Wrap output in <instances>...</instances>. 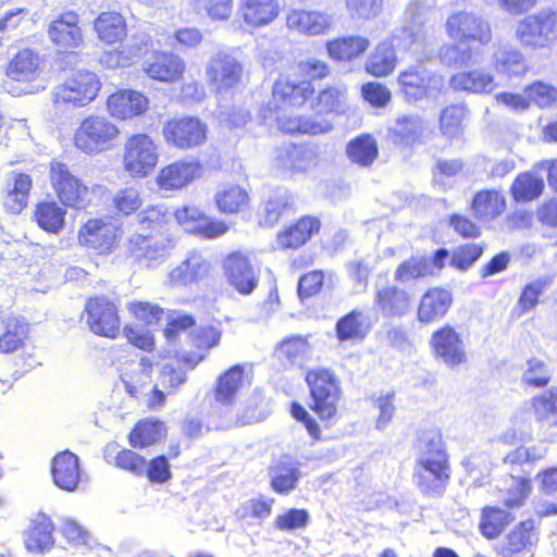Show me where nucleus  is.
<instances>
[{"instance_id": "61", "label": "nucleus", "mask_w": 557, "mask_h": 557, "mask_svg": "<svg viewBox=\"0 0 557 557\" xmlns=\"http://www.w3.org/2000/svg\"><path fill=\"white\" fill-rule=\"evenodd\" d=\"M147 51V44H134L121 49H114L103 54V62L107 67L119 69L134 65Z\"/></svg>"}, {"instance_id": "1", "label": "nucleus", "mask_w": 557, "mask_h": 557, "mask_svg": "<svg viewBox=\"0 0 557 557\" xmlns=\"http://www.w3.org/2000/svg\"><path fill=\"white\" fill-rule=\"evenodd\" d=\"M445 29L455 42L442 46L437 55L443 65L453 69H461L472 63L480 47L488 45L493 37L486 20L466 11L449 15Z\"/></svg>"}, {"instance_id": "44", "label": "nucleus", "mask_w": 557, "mask_h": 557, "mask_svg": "<svg viewBox=\"0 0 557 557\" xmlns=\"http://www.w3.org/2000/svg\"><path fill=\"white\" fill-rule=\"evenodd\" d=\"M66 209L54 200H40L35 205L33 220L48 234H59L65 225Z\"/></svg>"}, {"instance_id": "51", "label": "nucleus", "mask_w": 557, "mask_h": 557, "mask_svg": "<svg viewBox=\"0 0 557 557\" xmlns=\"http://www.w3.org/2000/svg\"><path fill=\"white\" fill-rule=\"evenodd\" d=\"M144 205L140 190L135 186H125L116 190L110 199L112 213L117 218H128L137 213Z\"/></svg>"}, {"instance_id": "14", "label": "nucleus", "mask_w": 557, "mask_h": 557, "mask_svg": "<svg viewBox=\"0 0 557 557\" xmlns=\"http://www.w3.org/2000/svg\"><path fill=\"white\" fill-rule=\"evenodd\" d=\"M516 38L524 47L547 48L557 40V10L542 9L519 21Z\"/></svg>"}, {"instance_id": "26", "label": "nucleus", "mask_w": 557, "mask_h": 557, "mask_svg": "<svg viewBox=\"0 0 557 557\" xmlns=\"http://www.w3.org/2000/svg\"><path fill=\"white\" fill-rule=\"evenodd\" d=\"M537 541L536 523L533 519H527L508 532L505 542L496 548V554L498 557H529Z\"/></svg>"}, {"instance_id": "43", "label": "nucleus", "mask_w": 557, "mask_h": 557, "mask_svg": "<svg viewBox=\"0 0 557 557\" xmlns=\"http://www.w3.org/2000/svg\"><path fill=\"white\" fill-rule=\"evenodd\" d=\"M168 428L164 421L154 418L138 420L127 435L132 448H147L159 443L166 436Z\"/></svg>"}, {"instance_id": "33", "label": "nucleus", "mask_w": 557, "mask_h": 557, "mask_svg": "<svg viewBox=\"0 0 557 557\" xmlns=\"http://www.w3.org/2000/svg\"><path fill=\"white\" fill-rule=\"evenodd\" d=\"M424 125L425 122L419 114H403L387 129V137L397 147L413 148L423 143Z\"/></svg>"}, {"instance_id": "29", "label": "nucleus", "mask_w": 557, "mask_h": 557, "mask_svg": "<svg viewBox=\"0 0 557 557\" xmlns=\"http://www.w3.org/2000/svg\"><path fill=\"white\" fill-rule=\"evenodd\" d=\"M453 301V294L446 287L433 286L426 288L417 306V320L421 324H431L442 320L450 310Z\"/></svg>"}, {"instance_id": "40", "label": "nucleus", "mask_w": 557, "mask_h": 557, "mask_svg": "<svg viewBox=\"0 0 557 557\" xmlns=\"http://www.w3.org/2000/svg\"><path fill=\"white\" fill-rule=\"evenodd\" d=\"M54 525L51 519L44 512H38L29 523L25 532L24 544L28 552L44 554L50 550L54 544L52 532Z\"/></svg>"}, {"instance_id": "32", "label": "nucleus", "mask_w": 557, "mask_h": 557, "mask_svg": "<svg viewBox=\"0 0 557 557\" xmlns=\"http://www.w3.org/2000/svg\"><path fill=\"white\" fill-rule=\"evenodd\" d=\"M371 41L362 35H342L324 44L327 57L336 63H351L361 59L369 50Z\"/></svg>"}, {"instance_id": "22", "label": "nucleus", "mask_w": 557, "mask_h": 557, "mask_svg": "<svg viewBox=\"0 0 557 557\" xmlns=\"http://www.w3.org/2000/svg\"><path fill=\"white\" fill-rule=\"evenodd\" d=\"M208 83L215 92L227 91L242 83L244 66L232 54L216 53L206 69Z\"/></svg>"}, {"instance_id": "41", "label": "nucleus", "mask_w": 557, "mask_h": 557, "mask_svg": "<svg viewBox=\"0 0 557 557\" xmlns=\"http://www.w3.org/2000/svg\"><path fill=\"white\" fill-rule=\"evenodd\" d=\"M126 253L137 262L150 265L164 256L165 245L152 234L133 233L126 240Z\"/></svg>"}, {"instance_id": "4", "label": "nucleus", "mask_w": 557, "mask_h": 557, "mask_svg": "<svg viewBox=\"0 0 557 557\" xmlns=\"http://www.w3.org/2000/svg\"><path fill=\"white\" fill-rule=\"evenodd\" d=\"M309 391V409L322 422H331L339 416L343 398L342 382L335 370L330 367H314L305 374Z\"/></svg>"}, {"instance_id": "36", "label": "nucleus", "mask_w": 557, "mask_h": 557, "mask_svg": "<svg viewBox=\"0 0 557 557\" xmlns=\"http://www.w3.org/2000/svg\"><path fill=\"white\" fill-rule=\"evenodd\" d=\"M51 475L61 490L73 492L81 481V465L76 454L69 449L58 453L51 462Z\"/></svg>"}, {"instance_id": "47", "label": "nucleus", "mask_w": 557, "mask_h": 557, "mask_svg": "<svg viewBox=\"0 0 557 557\" xmlns=\"http://www.w3.org/2000/svg\"><path fill=\"white\" fill-rule=\"evenodd\" d=\"M544 180L530 171L519 173L510 188L509 193L516 202H530L537 199L544 191Z\"/></svg>"}, {"instance_id": "59", "label": "nucleus", "mask_w": 557, "mask_h": 557, "mask_svg": "<svg viewBox=\"0 0 557 557\" xmlns=\"http://www.w3.org/2000/svg\"><path fill=\"white\" fill-rule=\"evenodd\" d=\"M28 334V324L16 317L4 321V330L0 335V350L13 352L23 347Z\"/></svg>"}, {"instance_id": "27", "label": "nucleus", "mask_w": 557, "mask_h": 557, "mask_svg": "<svg viewBox=\"0 0 557 557\" xmlns=\"http://www.w3.org/2000/svg\"><path fill=\"white\" fill-rule=\"evenodd\" d=\"M436 83L435 74L421 64L409 65L397 76L399 91L408 101H418L428 97Z\"/></svg>"}, {"instance_id": "15", "label": "nucleus", "mask_w": 557, "mask_h": 557, "mask_svg": "<svg viewBox=\"0 0 557 557\" xmlns=\"http://www.w3.org/2000/svg\"><path fill=\"white\" fill-rule=\"evenodd\" d=\"M222 270L227 284L239 295H250L258 286L259 272L246 250L226 253L222 260Z\"/></svg>"}, {"instance_id": "30", "label": "nucleus", "mask_w": 557, "mask_h": 557, "mask_svg": "<svg viewBox=\"0 0 557 557\" xmlns=\"http://www.w3.org/2000/svg\"><path fill=\"white\" fill-rule=\"evenodd\" d=\"M250 370L246 364L236 363L221 372L213 386V396L216 403L233 405L237 394L250 384Z\"/></svg>"}, {"instance_id": "10", "label": "nucleus", "mask_w": 557, "mask_h": 557, "mask_svg": "<svg viewBox=\"0 0 557 557\" xmlns=\"http://www.w3.org/2000/svg\"><path fill=\"white\" fill-rule=\"evenodd\" d=\"M83 317L88 330L100 337L116 339L122 334V317L116 300L98 294L87 297Z\"/></svg>"}, {"instance_id": "57", "label": "nucleus", "mask_w": 557, "mask_h": 557, "mask_svg": "<svg viewBox=\"0 0 557 557\" xmlns=\"http://www.w3.org/2000/svg\"><path fill=\"white\" fill-rule=\"evenodd\" d=\"M493 65L495 70L509 77L523 75L527 70V62L518 48L503 47L494 54Z\"/></svg>"}, {"instance_id": "45", "label": "nucleus", "mask_w": 557, "mask_h": 557, "mask_svg": "<svg viewBox=\"0 0 557 557\" xmlns=\"http://www.w3.org/2000/svg\"><path fill=\"white\" fill-rule=\"evenodd\" d=\"M507 207L506 198L496 189H481L473 195L470 210L478 219L494 220L499 216Z\"/></svg>"}, {"instance_id": "20", "label": "nucleus", "mask_w": 557, "mask_h": 557, "mask_svg": "<svg viewBox=\"0 0 557 557\" xmlns=\"http://www.w3.org/2000/svg\"><path fill=\"white\" fill-rule=\"evenodd\" d=\"M202 170L198 160L177 159L161 166L154 182L162 191H180L200 178Z\"/></svg>"}, {"instance_id": "24", "label": "nucleus", "mask_w": 557, "mask_h": 557, "mask_svg": "<svg viewBox=\"0 0 557 557\" xmlns=\"http://www.w3.org/2000/svg\"><path fill=\"white\" fill-rule=\"evenodd\" d=\"M373 306L385 319H401L412 310L413 296L398 285L386 284L375 288Z\"/></svg>"}, {"instance_id": "3", "label": "nucleus", "mask_w": 557, "mask_h": 557, "mask_svg": "<svg viewBox=\"0 0 557 557\" xmlns=\"http://www.w3.org/2000/svg\"><path fill=\"white\" fill-rule=\"evenodd\" d=\"M332 75V66L323 59L307 58L295 64V73H283L274 81L271 96L277 108L299 110L310 104L315 95L314 83Z\"/></svg>"}, {"instance_id": "28", "label": "nucleus", "mask_w": 557, "mask_h": 557, "mask_svg": "<svg viewBox=\"0 0 557 557\" xmlns=\"http://www.w3.org/2000/svg\"><path fill=\"white\" fill-rule=\"evenodd\" d=\"M286 27L305 36H321L333 28V17L319 10L292 9L285 17Z\"/></svg>"}, {"instance_id": "11", "label": "nucleus", "mask_w": 557, "mask_h": 557, "mask_svg": "<svg viewBox=\"0 0 557 557\" xmlns=\"http://www.w3.org/2000/svg\"><path fill=\"white\" fill-rule=\"evenodd\" d=\"M161 133L169 147L186 151L207 143L209 127L206 121L197 115L182 114L165 120Z\"/></svg>"}, {"instance_id": "25", "label": "nucleus", "mask_w": 557, "mask_h": 557, "mask_svg": "<svg viewBox=\"0 0 557 557\" xmlns=\"http://www.w3.org/2000/svg\"><path fill=\"white\" fill-rule=\"evenodd\" d=\"M34 181L29 173L14 170L2 188L1 203L8 214L17 215L28 206Z\"/></svg>"}, {"instance_id": "58", "label": "nucleus", "mask_w": 557, "mask_h": 557, "mask_svg": "<svg viewBox=\"0 0 557 557\" xmlns=\"http://www.w3.org/2000/svg\"><path fill=\"white\" fill-rule=\"evenodd\" d=\"M552 285L550 276H543L527 283L518 297L515 310L518 315L533 310L540 302L542 294Z\"/></svg>"}, {"instance_id": "60", "label": "nucleus", "mask_w": 557, "mask_h": 557, "mask_svg": "<svg viewBox=\"0 0 557 557\" xmlns=\"http://www.w3.org/2000/svg\"><path fill=\"white\" fill-rule=\"evenodd\" d=\"M129 315L145 326L159 324L164 317V308L149 300H131L126 305Z\"/></svg>"}, {"instance_id": "56", "label": "nucleus", "mask_w": 557, "mask_h": 557, "mask_svg": "<svg viewBox=\"0 0 557 557\" xmlns=\"http://www.w3.org/2000/svg\"><path fill=\"white\" fill-rule=\"evenodd\" d=\"M432 275V265L425 256H410L403 260L394 271V280L398 283L419 281Z\"/></svg>"}, {"instance_id": "35", "label": "nucleus", "mask_w": 557, "mask_h": 557, "mask_svg": "<svg viewBox=\"0 0 557 557\" xmlns=\"http://www.w3.org/2000/svg\"><path fill=\"white\" fill-rule=\"evenodd\" d=\"M92 29L104 46L121 45L128 34L126 18L117 11L100 12L92 22Z\"/></svg>"}, {"instance_id": "6", "label": "nucleus", "mask_w": 557, "mask_h": 557, "mask_svg": "<svg viewBox=\"0 0 557 557\" xmlns=\"http://www.w3.org/2000/svg\"><path fill=\"white\" fill-rule=\"evenodd\" d=\"M451 476L449 456L442 436L428 442L426 451L418 459L414 478L418 488L429 496H441Z\"/></svg>"}, {"instance_id": "34", "label": "nucleus", "mask_w": 557, "mask_h": 557, "mask_svg": "<svg viewBox=\"0 0 557 557\" xmlns=\"http://www.w3.org/2000/svg\"><path fill=\"white\" fill-rule=\"evenodd\" d=\"M281 13L278 0H240L238 16L250 28H260L271 24Z\"/></svg>"}, {"instance_id": "50", "label": "nucleus", "mask_w": 557, "mask_h": 557, "mask_svg": "<svg viewBox=\"0 0 557 557\" xmlns=\"http://www.w3.org/2000/svg\"><path fill=\"white\" fill-rule=\"evenodd\" d=\"M530 405L537 423L557 429V387L532 396Z\"/></svg>"}, {"instance_id": "49", "label": "nucleus", "mask_w": 557, "mask_h": 557, "mask_svg": "<svg viewBox=\"0 0 557 557\" xmlns=\"http://www.w3.org/2000/svg\"><path fill=\"white\" fill-rule=\"evenodd\" d=\"M346 154L352 163L370 166L379 157L377 143L371 134H360L348 141Z\"/></svg>"}, {"instance_id": "7", "label": "nucleus", "mask_w": 557, "mask_h": 557, "mask_svg": "<svg viewBox=\"0 0 557 557\" xmlns=\"http://www.w3.org/2000/svg\"><path fill=\"white\" fill-rule=\"evenodd\" d=\"M120 135L119 126L108 116L91 113L79 121L74 129L72 144L79 152L95 156L110 150Z\"/></svg>"}, {"instance_id": "31", "label": "nucleus", "mask_w": 557, "mask_h": 557, "mask_svg": "<svg viewBox=\"0 0 557 557\" xmlns=\"http://www.w3.org/2000/svg\"><path fill=\"white\" fill-rule=\"evenodd\" d=\"M317 160L313 148L305 143H292L276 151V168L284 174L296 175L307 172Z\"/></svg>"}, {"instance_id": "37", "label": "nucleus", "mask_w": 557, "mask_h": 557, "mask_svg": "<svg viewBox=\"0 0 557 557\" xmlns=\"http://www.w3.org/2000/svg\"><path fill=\"white\" fill-rule=\"evenodd\" d=\"M309 335L284 337L274 347L273 356L284 370L302 364L311 354Z\"/></svg>"}, {"instance_id": "8", "label": "nucleus", "mask_w": 557, "mask_h": 557, "mask_svg": "<svg viewBox=\"0 0 557 557\" xmlns=\"http://www.w3.org/2000/svg\"><path fill=\"white\" fill-rule=\"evenodd\" d=\"M101 88L97 73L77 70L53 88L51 100L57 108H83L98 97Z\"/></svg>"}, {"instance_id": "46", "label": "nucleus", "mask_w": 557, "mask_h": 557, "mask_svg": "<svg viewBox=\"0 0 557 557\" xmlns=\"http://www.w3.org/2000/svg\"><path fill=\"white\" fill-rule=\"evenodd\" d=\"M470 111L465 103H451L444 107L438 116V129L445 138L451 140L463 134Z\"/></svg>"}, {"instance_id": "9", "label": "nucleus", "mask_w": 557, "mask_h": 557, "mask_svg": "<svg viewBox=\"0 0 557 557\" xmlns=\"http://www.w3.org/2000/svg\"><path fill=\"white\" fill-rule=\"evenodd\" d=\"M49 178L59 203L65 209L86 210L91 202L88 185L59 160L49 163Z\"/></svg>"}, {"instance_id": "12", "label": "nucleus", "mask_w": 557, "mask_h": 557, "mask_svg": "<svg viewBox=\"0 0 557 557\" xmlns=\"http://www.w3.org/2000/svg\"><path fill=\"white\" fill-rule=\"evenodd\" d=\"M158 145L146 133L129 135L123 147L122 168L132 178L150 175L159 163Z\"/></svg>"}, {"instance_id": "64", "label": "nucleus", "mask_w": 557, "mask_h": 557, "mask_svg": "<svg viewBox=\"0 0 557 557\" xmlns=\"http://www.w3.org/2000/svg\"><path fill=\"white\" fill-rule=\"evenodd\" d=\"M483 251L484 246L481 244H461L454 249L449 263L459 271H467L482 257Z\"/></svg>"}, {"instance_id": "42", "label": "nucleus", "mask_w": 557, "mask_h": 557, "mask_svg": "<svg viewBox=\"0 0 557 557\" xmlns=\"http://www.w3.org/2000/svg\"><path fill=\"white\" fill-rule=\"evenodd\" d=\"M250 195L239 184H224L214 195V203L220 213L235 215L245 212L250 207Z\"/></svg>"}, {"instance_id": "5", "label": "nucleus", "mask_w": 557, "mask_h": 557, "mask_svg": "<svg viewBox=\"0 0 557 557\" xmlns=\"http://www.w3.org/2000/svg\"><path fill=\"white\" fill-rule=\"evenodd\" d=\"M5 82L16 96L32 95L45 88V60L34 48H18L5 62Z\"/></svg>"}, {"instance_id": "53", "label": "nucleus", "mask_w": 557, "mask_h": 557, "mask_svg": "<svg viewBox=\"0 0 557 557\" xmlns=\"http://www.w3.org/2000/svg\"><path fill=\"white\" fill-rule=\"evenodd\" d=\"M296 207L292 195H275L269 197L262 205L259 224L263 227H273L285 213L295 212Z\"/></svg>"}, {"instance_id": "38", "label": "nucleus", "mask_w": 557, "mask_h": 557, "mask_svg": "<svg viewBox=\"0 0 557 557\" xmlns=\"http://www.w3.org/2000/svg\"><path fill=\"white\" fill-rule=\"evenodd\" d=\"M270 486L277 494H289L301 478L300 465L290 456L274 461L270 469Z\"/></svg>"}, {"instance_id": "16", "label": "nucleus", "mask_w": 557, "mask_h": 557, "mask_svg": "<svg viewBox=\"0 0 557 557\" xmlns=\"http://www.w3.org/2000/svg\"><path fill=\"white\" fill-rule=\"evenodd\" d=\"M429 345L433 356L449 368L468 361L462 334L449 323H444L432 332Z\"/></svg>"}, {"instance_id": "23", "label": "nucleus", "mask_w": 557, "mask_h": 557, "mask_svg": "<svg viewBox=\"0 0 557 557\" xmlns=\"http://www.w3.org/2000/svg\"><path fill=\"white\" fill-rule=\"evenodd\" d=\"M150 106L149 98L139 90L117 88L106 100L108 113L119 121H129L144 115Z\"/></svg>"}, {"instance_id": "19", "label": "nucleus", "mask_w": 557, "mask_h": 557, "mask_svg": "<svg viewBox=\"0 0 557 557\" xmlns=\"http://www.w3.org/2000/svg\"><path fill=\"white\" fill-rule=\"evenodd\" d=\"M81 18L73 10L64 11L50 21L47 34L50 41L64 53H75L83 47L84 34Z\"/></svg>"}, {"instance_id": "54", "label": "nucleus", "mask_w": 557, "mask_h": 557, "mask_svg": "<svg viewBox=\"0 0 557 557\" xmlns=\"http://www.w3.org/2000/svg\"><path fill=\"white\" fill-rule=\"evenodd\" d=\"M172 213L164 205H150L138 212L137 223L143 230L157 236L166 233L171 225Z\"/></svg>"}, {"instance_id": "63", "label": "nucleus", "mask_w": 557, "mask_h": 557, "mask_svg": "<svg viewBox=\"0 0 557 557\" xmlns=\"http://www.w3.org/2000/svg\"><path fill=\"white\" fill-rule=\"evenodd\" d=\"M112 465L134 476H143L146 470V458L132 448H121L113 458Z\"/></svg>"}, {"instance_id": "18", "label": "nucleus", "mask_w": 557, "mask_h": 557, "mask_svg": "<svg viewBox=\"0 0 557 557\" xmlns=\"http://www.w3.org/2000/svg\"><path fill=\"white\" fill-rule=\"evenodd\" d=\"M176 222L186 227L189 233L203 239H214L223 236L230 226L223 220L208 215L198 206H182L172 214Z\"/></svg>"}, {"instance_id": "62", "label": "nucleus", "mask_w": 557, "mask_h": 557, "mask_svg": "<svg viewBox=\"0 0 557 557\" xmlns=\"http://www.w3.org/2000/svg\"><path fill=\"white\" fill-rule=\"evenodd\" d=\"M550 381L552 371L544 360L531 357L525 361L521 375V382L525 387L545 388Z\"/></svg>"}, {"instance_id": "52", "label": "nucleus", "mask_w": 557, "mask_h": 557, "mask_svg": "<svg viewBox=\"0 0 557 557\" xmlns=\"http://www.w3.org/2000/svg\"><path fill=\"white\" fill-rule=\"evenodd\" d=\"M513 521V516L496 506H486L481 511L479 529L481 534L494 540Z\"/></svg>"}, {"instance_id": "2", "label": "nucleus", "mask_w": 557, "mask_h": 557, "mask_svg": "<svg viewBox=\"0 0 557 557\" xmlns=\"http://www.w3.org/2000/svg\"><path fill=\"white\" fill-rule=\"evenodd\" d=\"M309 107L314 115L296 114L282 116L276 120L278 131L290 136H319L333 129V123L325 115L341 116L346 114L347 88L345 86L326 85L315 95Z\"/></svg>"}, {"instance_id": "55", "label": "nucleus", "mask_w": 557, "mask_h": 557, "mask_svg": "<svg viewBox=\"0 0 557 557\" xmlns=\"http://www.w3.org/2000/svg\"><path fill=\"white\" fill-rule=\"evenodd\" d=\"M493 83V76L481 70L459 72L450 77V85L454 89L474 94L490 91Z\"/></svg>"}, {"instance_id": "13", "label": "nucleus", "mask_w": 557, "mask_h": 557, "mask_svg": "<svg viewBox=\"0 0 557 557\" xmlns=\"http://www.w3.org/2000/svg\"><path fill=\"white\" fill-rule=\"evenodd\" d=\"M121 238V227L104 216L87 219L77 231L78 245L98 257L113 253Z\"/></svg>"}, {"instance_id": "21", "label": "nucleus", "mask_w": 557, "mask_h": 557, "mask_svg": "<svg viewBox=\"0 0 557 557\" xmlns=\"http://www.w3.org/2000/svg\"><path fill=\"white\" fill-rule=\"evenodd\" d=\"M321 219L313 214H304L284 225L275 235L277 248L282 251H295L305 247L319 235Z\"/></svg>"}, {"instance_id": "48", "label": "nucleus", "mask_w": 557, "mask_h": 557, "mask_svg": "<svg viewBox=\"0 0 557 557\" xmlns=\"http://www.w3.org/2000/svg\"><path fill=\"white\" fill-rule=\"evenodd\" d=\"M370 325L360 309H352L338 319L335 325L336 337L341 342L361 341L369 333Z\"/></svg>"}, {"instance_id": "17", "label": "nucleus", "mask_w": 557, "mask_h": 557, "mask_svg": "<svg viewBox=\"0 0 557 557\" xmlns=\"http://www.w3.org/2000/svg\"><path fill=\"white\" fill-rule=\"evenodd\" d=\"M141 71L153 82L175 84L183 81L187 64L173 51L154 49L141 64Z\"/></svg>"}, {"instance_id": "39", "label": "nucleus", "mask_w": 557, "mask_h": 557, "mask_svg": "<svg viewBox=\"0 0 557 557\" xmlns=\"http://www.w3.org/2000/svg\"><path fill=\"white\" fill-rule=\"evenodd\" d=\"M397 64L398 57L394 45L388 40H382L367 57L363 69L368 75L383 78L392 75Z\"/></svg>"}]
</instances>
